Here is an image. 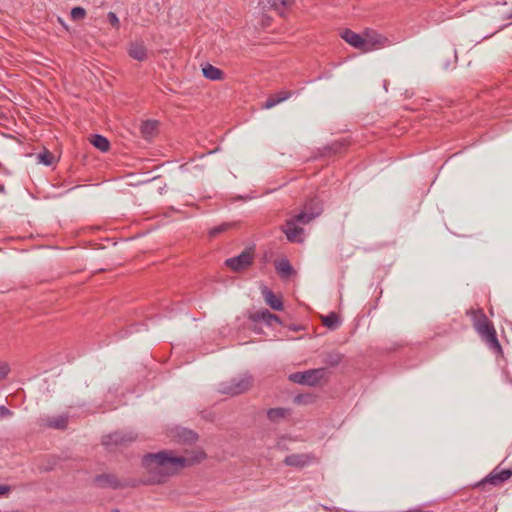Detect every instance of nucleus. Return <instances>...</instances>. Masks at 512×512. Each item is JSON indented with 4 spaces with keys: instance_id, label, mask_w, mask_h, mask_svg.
Segmentation results:
<instances>
[{
    "instance_id": "nucleus-37",
    "label": "nucleus",
    "mask_w": 512,
    "mask_h": 512,
    "mask_svg": "<svg viewBox=\"0 0 512 512\" xmlns=\"http://www.w3.org/2000/svg\"><path fill=\"white\" fill-rule=\"evenodd\" d=\"M4 191V186H0V192Z\"/></svg>"
},
{
    "instance_id": "nucleus-27",
    "label": "nucleus",
    "mask_w": 512,
    "mask_h": 512,
    "mask_svg": "<svg viewBox=\"0 0 512 512\" xmlns=\"http://www.w3.org/2000/svg\"><path fill=\"white\" fill-rule=\"evenodd\" d=\"M343 355L340 353H330L325 358V363L330 367L338 366L342 361Z\"/></svg>"
},
{
    "instance_id": "nucleus-17",
    "label": "nucleus",
    "mask_w": 512,
    "mask_h": 512,
    "mask_svg": "<svg viewBox=\"0 0 512 512\" xmlns=\"http://www.w3.org/2000/svg\"><path fill=\"white\" fill-rule=\"evenodd\" d=\"M263 298L267 305H269L273 310L281 311L283 310V302L281 298L277 297L271 290L265 287L262 290Z\"/></svg>"
},
{
    "instance_id": "nucleus-10",
    "label": "nucleus",
    "mask_w": 512,
    "mask_h": 512,
    "mask_svg": "<svg viewBox=\"0 0 512 512\" xmlns=\"http://www.w3.org/2000/svg\"><path fill=\"white\" fill-rule=\"evenodd\" d=\"M283 462L286 466L300 469L317 462V458L315 455L310 453L290 454L285 457Z\"/></svg>"
},
{
    "instance_id": "nucleus-11",
    "label": "nucleus",
    "mask_w": 512,
    "mask_h": 512,
    "mask_svg": "<svg viewBox=\"0 0 512 512\" xmlns=\"http://www.w3.org/2000/svg\"><path fill=\"white\" fill-rule=\"evenodd\" d=\"M322 212L321 207H310L309 204H306L304 210L300 213L294 215L289 218L291 221H295L298 225H307L316 217H318Z\"/></svg>"
},
{
    "instance_id": "nucleus-14",
    "label": "nucleus",
    "mask_w": 512,
    "mask_h": 512,
    "mask_svg": "<svg viewBox=\"0 0 512 512\" xmlns=\"http://www.w3.org/2000/svg\"><path fill=\"white\" fill-rule=\"evenodd\" d=\"M341 38L352 47L364 52L363 34H358L350 29H345L341 34Z\"/></svg>"
},
{
    "instance_id": "nucleus-20",
    "label": "nucleus",
    "mask_w": 512,
    "mask_h": 512,
    "mask_svg": "<svg viewBox=\"0 0 512 512\" xmlns=\"http://www.w3.org/2000/svg\"><path fill=\"white\" fill-rule=\"evenodd\" d=\"M275 268L282 278H289L294 273V269L287 259L277 262Z\"/></svg>"
},
{
    "instance_id": "nucleus-34",
    "label": "nucleus",
    "mask_w": 512,
    "mask_h": 512,
    "mask_svg": "<svg viewBox=\"0 0 512 512\" xmlns=\"http://www.w3.org/2000/svg\"><path fill=\"white\" fill-rule=\"evenodd\" d=\"M11 414H12V412L9 409H7L5 406L0 407V415L1 416H9Z\"/></svg>"
},
{
    "instance_id": "nucleus-25",
    "label": "nucleus",
    "mask_w": 512,
    "mask_h": 512,
    "mask_svg": "<svg viewBox=\"0 0 512 512\" xmlns=\"http://www.w3.org/2000/svg\"><path fill=\"white\" fill-rule=\"evenodd\" d=\"M288 410L285 408H271L267 412V417L271 421H278L286 417Z\"/></svg>"
},
{
    "instance_id": "nucleus-36",
    "label": "nucleus",
    "mask_w": 512,
    "mask_h": 512,
    "mask_svg": "<svg viewBox=\"0 0 512 512\" xmlns=\"http://www.w3.org/2000/svg\"><path fill=\"white\" fill-rule=\"evenodd\" d=\"M408 512H428V511H424V510L418 508V509L410 510Z\"/></svg>"
},
{
    "instance_id": "nucleus-35",
    "label": "nucleus",
    "mask_w": 512,
    "mask_h": 512,
    "mask_svg": "<svg viewBox=\"0 0 512 512\" xmlns=\"http://www.w3.org/2000/svg\"><path fill=\"white\" fill-rule=\"evenodd\" d=\"M10 492V486L8 485H0V495H5Z\"/></svg>"
},
{
    "instance_id": "nucleus-8",
    "label": "nucleus",
    "mask_w": 512,
    "mask_h": 512,
    "mask_svg": "<svg viewBox=\"0 0 512 512\" xmlns=\"http://www.w3.org/2000/svg\"><path fill=\"white\" fill-rule=\"evenodd\" d=\"M388 39L374 30L366 29L363 32L364 53L381 48Z\"/></svg>"
},
{
    "instance_id": "nucleus-15",
    "label": "nucleus",
    "mask_w": 512,
    "mask_h": 512,
    "mask_svg": "<svg viewBox=\"0 0 512 512\" xmlns=\"http://www.w3.org/2000/svg\"><path fill=\"white\" fill-rule=\"evenodd\" d=\"M94 482L98 487H111L113 489L120 488L122 485L118 479L112 474H100L94 478Z\"/></svg>"
},
{
    "instance_id": "nucleus-28",
    "label": "nucleus",
    "mask_w": 512,
    "mask_h": 512,
    "mask_svg": "<svg viewBox=\"0 0 512 512\" xmlns=\"http://www.w3.org/2000/svg\"><path fill=\"white\" fill-rule=\"evenodd\" d=\"M70 15L73 20H81L85 18L86 11L84 8L77 6L71 9Z\"/></svg>"
},
{
    "instance_id": "nucleus-24",
    "label": "nucleus",
    "mask_w": 512,
    "mask_h": 512,
    "mask_svg": "<svg viewBox=\"0 0 512 512\" xmlns=\"http://www.w3.org/2000/svg\"><path fill=\"white\" fill-rule=\"evenodd\" d=\"M293 4L292 0H272L271 8L280 16H284L286 10Z\"/></svg>"
},
{
    "instance_id": "nucleus-31",
    "label": "nucleus",
    "mask_w": 512,
    "mask_h": 512,
    "mask_svg": "<svg viewBox=\"0 0 512 512\" xmlns=\"http://www.w3.org/2000/svg\"><path fill=\"white\" fill-rule=\"evenodd\" d=\"M107 20L108 22L116 29H119L120 27V21L116 13L114 12H108L107 14Z\"/></svg>"
},
{
    "instance_id": "nucleus-22",
    "label": "nucleus",
    "mask_w": 512,
    "mask_h": 512,
    "mask_svg": "<svg viewBox=\"0 0 512 512\" xmlns=\"http://www.w3.org/2000/svg\"><path fill=\"white\" fill-rule=\"evenodd\" d=\"M322 323L328 329L335 330L340 325V319L337 313L331 312L328 315L322 317Z\"/></svg>"
},
{
    "instance_id": "nucleus-6",
    "label": "nucleus",
    "mask_w": 512,
    "mask_h": 512,
    "mask_svg": "<svg viewBox=\"0 0 512 512\" xmlns=\"http://www.w3.org/2000/svg\"><path fill=\"white\" fill-rule=\"evenodd\" d=\"M254 253L251 248L245 249L238 256L229 258L225 261V265L235 272L242 271L253 263Z\"/></svg>"
},
{
    "instance_id": "nucleus-3",
    "label": "nucleus",
    "mask_w": 512,
    "mask_h": 512,
    "mask_svg": "<svg viewBox=\"0 0 512 512\" xmlns=\"http://www.w3.org/2000/svg\"><path fill=\"white\" fill-rule=\"evenodd\" d=\"M253 383L252 376L241 374L232 378L230 381L222 382L219 385V392L229 396H237L248 391Z\"/></svg>"
},
{
    "instance_id": "nucleus-2",
    "label": "nucleus",
    "mask_w": 512,
    "mask_h": 512,
    "mask_svg": "<svg viewBox=\"0 0 512 512\" xmlns=\"http://www.w3.org/2000/svg\"><path fill=\"white\" fill-rule=\"evenodd\" d=\"M472 319L473 328L479 334L481 340L488 346V348L497 355L503 354V349L498 341L497 333L493 323L488 319L482 309L467 311Z\"/></svg>"
},
{
    "instance_id": "nucleus-18",
    "label": "nucleus",
    "mask_w": 512,
    "mask_h": 512,
    "mask_svg": "<svg viewBox=\"0 0 512 512\" xmlns=\"http://www.w3.org/2000/svg\"><path fill=\"white\" fill-rule=\"evenodd\" d=\"M202 73L203 76L209 80L216 81L224 79V72L221 69L209 63L205 64L202 67Z\"/></svg>"
},
{
    "instance_id": "nucleus-23",
    "label": "nucleus",
    "mask_w": 512,
    "mask_h": 512,
    "mask_svg": "<svg viewBox=\"0 0 512 512\" xmlns=\"http://www.w3.org/2000/svg\"><path fill=\"white\" fill-rule=\"evenodd\" d=\"M91 143L101 152L108 151L110 147V143L107 138L99 134L92 135Z\"/></svg>"
},
{
    "instance_id": "nucleus-30",
    "label": "nucleus",
    "mask_w": 512,
    "mask_h": 512,
    "mask_svg": "<svg viewBox=\"0 0 512 512\" xmlns=\"http://www.w3.org/2000/svg\"><path fill=\"white\" fill-rule=\"evenodd\" d=\"M281 102H282V99H279L276 96V94L275 95H271V96L268 97V99L263 104V108L271 109V108H273L274 106H276L277 104H279Z\"/></svg>"
},
{
    "instance_id": "nucleus-33",
    "label": "nucleus",
    "mask_w": 512,
    "mask_h": 512,
    "mask_svg": "<svg viewBox=\"0 0 512 512\" xmlns=\"http://www.w3.org/2000/svg\"><path fill=\"white\" fill-rule=\"evenodd\" d=\"M292 95V92L290 91H280L276 94V96L279 98V99H282V102L289 99Z\"/></svg>"
},
{
    "instance_id": "nucleus-19",
    "label": "nucleus",
    "mask_w": 512,
    "mask_h": 512,
    "mask_svg": "<svg viewBox=\"0 0 512 512\" xmlns=\"http://www.w3.org/2000/svg\"><path fill=\"white\" fill-rule=\"evenodd\" d=\"M158 121L147 120L144 121L140 126V132L145 139H151L157 133Z\"/></svg>"
},
{
    "instance_id": "nucleus-7",
    "label": "nucleus",
    "mask_w": 512,
    "mask_h": 512,
    "mask_svg": "<svg viewBox=\"0 0 512 512\" xmlns=\"http://www.w3.org/2000/svg\"><path fill=\"white\" fill-rule=\"evenodd\" d=\"M512 477L511 469H501L499 466L495 467L477 486H485L487 484L494 487L501 486Z\"/></svg>"
},
{
    "instance_id": "nucleus-1",
    "label": "nucleus",
    "mask_w": 512,
    "mask_h": 512,
    "mask_svg": "<svg viewBox=\"0 0 512 512\" xmlns=\"http://www.w3.org/2000/svg\"><path fill=\"white\" fill-rule=\"evenodd\" d=\"M192 459L177 456L172 451H160L147 454L142 458V465L150 475V484L163 483L167 477L176 474L181 469L190 466Z\"/></svg>"
},
{
    "instance_id": "nucleus-5",
    "label": "nucleus",
    "mask_w": 512,
    "mask_h": 512,
    "mask_svg": "<svg viewBox=\"0 0 512 512\" xmlns=\"http://www.w3.org/2000/svg\"><path fill=\"white\" fill-rule=\"evenodd\" d=\"M136 434L133 432H113L109 435H106L102 439V444L109 450H112L114 447L125 446L127 443L133 442L136 440Z\"/></svg>"
},
{
    "instance_id": "nucleus-38",
    "label": "nucleus",
    "mask_w": 512,
    "mask_h": 512,
    "mask_svg": "<svg viewBox=\"0 0 512 512\" xmlns=\"http://www.w3.org/2000/svg\"><path fill=\"white\" fill-rule=\"evenodd\" d=\"M111 512H120L119 510H112Z\"/></svg>"
},
{
    "instance_id": "nucleus-26",
    "label": "nucleus",
    "mask_w": 512,
    "mask_h": 512,
    "mask_svg": "<svg viewBox=\"0 0 512 512\" xmlns=\"http://www.w3.org/2000/svg\"><path fill=\"white\" fill-rule=\"evenodd\" d=\"M37 158L40 163H42L46 166L52 165L55 160L54 155L51 152H49L48 150H44L43 152L39 153L37 155Z\"/></svg>"
},
{
    "instance_id": "nucleus-9",
    "label": "nucleus",
    "mask_w": 512,
    "mask_h": 512,
    "mask_svg": "<svg viewBox=\"0 0 512 512\" xmlns=\"http://www.w3.org/2000/svg\"><path fill=\"white\" fill-rule=\"evenodd\" d=\"M282 232L285 234L287 240L291 243L304 242V229L300 227L295 221L287 219L281 227Z\"/></svg>"
},
{
    "instance_id": "nucleus-21",
    "label": "nucleus",
    "mask_w": 512,
    "mask_h": 512,
    "mask_svg": "<svg viewBox=\"0 0 512 512\" xmlns=\"http://www.w3.org/2000/svg\"><path fill=\"white\" fill-rule=\"evenodd\" d=\"M177 437L179 441L184 443H194L198 439V435L196 432L186 428H181L177 432Z\"/></svg>"
},
{
    "instance_id": "nucleus-13",
    "label": "nucleus",
    "mask_w": 512,
    "mask_h": 512,
    "mask_svg": "<svg viewBox=\"0 0 512 512\" xmlns=\"http://www.w3.org/2000/svg\"><path fill=\"white\" fill-rule=\"evenodd\" d=\"M41 425L48 428L64 430L68 425V416L63 414L41 418Z\"/></svg>"
},
{
    "instance_id": "nucleus-32",
    "label": "nucleus",
    "mask_w": 512,
    "mask_h": 512,
    "mask_svg": "<svg viewBox=\"0 0 512 512\" xmlns=\"http://www.w3.org/2000/svg\"><path fill=\"white\" fill-rule=\"evenodd\" d=\"M9 371V365L6 362H0V380L5 379Z\"/></svg>"
},
{
    "instance_id": "nucleus-4",
    "label": "nucleus",
    "mask_w": 512,
    "mask_h": 512,
    "mask_svg": "<svg viewBox=\"0 0 512 512\" xmlns=\"http://www.w3.org/2000/svg\"><path fill=\"white\" fill-rule=\"evenodd\" d=\"M325 369H310L304 372H295L290 374L289 379L297 384L315 386L324 377Z\"/></svg>"
},
{
    "instance_id": "nucleus-16",
    "label": "nucleus",
    "mask_w": 512,
    "mask_h": 512,
    "mask_svg": "<svg viewBox=\"0 0 512 512\" xmlns=\"http://www.w3.org/2000/svg\"><path fill=\"white\" fill-rule=\"evenodd\" d=\"M128 53L133 59L143 61L147 57V48L143 42L135 41L130 44Z\"/></svg>"
},
{
    "instance_id": "nucleus-29",
    "label": "nucleus",
    "mask_w": 512,
    "mask_h": 512,
    "mask_svg": "<svg viewBox=\"0 0 512 512\" xmlns=\"http://www.w3.org/2000/svg\"><path fill=\"white\" fill-rule=\"evenodd\" d=\"M230 227V224L229 223H222L220 225H217L213 228H211L209 230V236L210 237H215L217 236L218 234L226 231L228 228Z\"/></svg>"
},
{
    "instance_id": "nucleus-12",
    "label": "nucleus",
    "mask_w": 512,
    "mask_h": 512,
    "mask_svg": "<svg viewBox=\"0 0 512 512\" xmlns=\"http://www.w3.org/2000/svg\"><path fill=\"white\" fill-rule=\"evenodd\" d=\"M250 319L255 323H265L267 326L273 327L275 324H281L280 318L271 313L268 309H260L250 315Z\"/></svg>"
}]
</instances>
